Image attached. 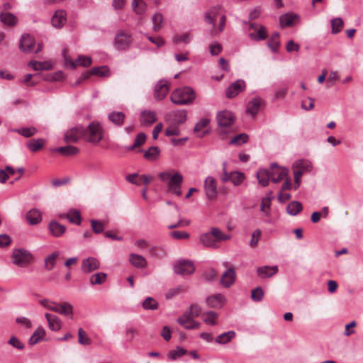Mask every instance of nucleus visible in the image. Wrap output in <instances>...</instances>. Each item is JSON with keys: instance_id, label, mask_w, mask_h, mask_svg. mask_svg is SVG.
Wrapping results in <instances>:
<instances>
[{"instance_id": "052dcab7", "label": "nucleus", "mask_w": 363, "mask_h": 363, "mask_svg": "<svg viewBox=\"0 0 363 363\" xmlns=\"http://www.w3.org/2000/svg\"><path fill=\"white\" fill-rule=\"evenodd\" d=\"M79 342L83 345H89L91 343V339L88 337L86 333L82 329L78 330Z\"/></svg>"}, {"instance_id": "58836bf2", "label": "nucleus", "mask_w": 363, "mask_h": 363, "mask_svg": "<svg viewBox=\"0 0 363 363\" xmlns=\"http://www.w3.org/2000/svg\"><path fill=\"white\" fill-rule=\"evenodd\" d=\"M235 337V333L233 330L223 333L218 335L215 342L218 344H226L230 342Z\"/></svg>"}, {"instance_id": "c9c22d12", "label": "nucleus", "mask_w": 363, "mask_h": 363, "mask_svg": "<svg viewBox=\"0 0 363 363\" xmlns=\"http://www.w3.org/2000/svg\"><path fill=\"white\" fill-rule=\"evenodd\" d=\"M262 101V99L259 97L253 98L248 103L247 113L251 114L252 116H255L259 111Z\"/></svg>"}, {"instance_id": "cd10ccee", "label": "nucleus", "mask_w": 363, "mask_h": 363, "mask_svg": "<svg viewBox=\"0 0 363 363\" xmlns=\"http://www.w3.org/2000/svg\"><path fill=\"white\" fill-rule=\"evenodd\" d=\"M45 317L48 321V327L51 330L58 331L61 329L62 322L57 316L46 313Z\"/></svg>"}, {"instance_id": "6e6552de", "label": "nucleus", "mask_w": 363, "mask_h": 363, "mask_svg": "<svg viewBox=\"0 0 363 363\" xmlns=\"http://www.w3.org/2000/svg\"><path fill=\"white\" fill-rule=\"evenodd\" d=\"M246 84L242 79H238L232 83L225 90L226 97L232 99L245 89Z\"/></svg>"}, {"instance_id": "0e129e2a", "label": "nucleus", "mask_w": 363, "mask_h": 363, "mask_svg": "<svg viewBox=\"0 0 363 363\" xmlns=\"http://www.w3.org/2000/svg\"><path fill=\"white\" fill-rule=\"evenodd\" d=\"M34 70H43L50 69V66L47 62H40L38 61H31L28 64Z\"/></svg>"}, {"instance_id": "2f4dec72", "label": "nucleus", "mask_w": 363, "mask_h": 363, "mask_svg": "<svg viewBox=\"0 0 363 363\" xmlns=\"http://www.w3.org/2000/svg\"><path fill=\"white\" fill-rule=\"evenodd\" d=\"M256 177L259 184L262 186L265 187L269 184V180H271L270 171L267 169H261L257 172Z\"/></svg>"}, {"instance_id": "f3484780", "label": "nucleus", "mask_w": 363, "mask_h": 363, "mask_svg": "<svg viewBox=\"0 0 363 363\" xmlns=\"http://www.w3.org/2000/svg\"><path fill=\"white\" fill-rule=\"evenodd\" d=\"M100 267L99 261L95 257L84 259L82 263V270L84 273H90Z\"/></svg>"}, {"instance_id": "a211bd4d", "label": "nucleus", "mask_w": 363, "mask_h": 363, "mask_svg": "<svg viewBox=\"0 0 363 363\" xmlns=\"http://www.w3.org/2000/svg\"><path fill=\"white\" fill-rule=\"evenodd\" d=\"M35 46L34 38L28 34H23L20 40L19 48L24 52H30Z\"/></svg>"}, {"instance_id": "ea45409f", "label": "nucleus", "mask_w": 363, "mask_h": 363, "mask_svg": "<svg viewBox=\"0 0 363 363\" xmlns=\"http://www.w3.org/2000/svg\"><path fill=\"white\" fill-rule=\"evenodd\" d=\"M174 123L177 125L184 123L186 120V112L185 111H176L169 114Z\"/></svg>"}, {"instance_id": "8fccbe9b", "label": "nucleus", "mask_w": 363, "mask_h": 363, "mask_svg": "<svg viewBox=\"0 0 363 363\" xmlns=\"http://www.w3.org/2000/svg\"><path fill=\"white\" fill-rule=\"evenodd\" d=\"M211 231L217 243L220 241L230 240L231 238L230 235L223 233L220 229L217 228H212Z\"/></svg>"}, {"instance_id": "c03bdc74", "label": "nucleus", "mask_w": 363, "mask_h": 363, "mask_svg": "<svg viewBox=\"0 0 363 363\" xmlns=\"http://www.w3.org/2000/svg\"><path fill=\"white\" fill-rule=\"evenodd\" d=\"M132 7L136 14L143 15L146 11L147 4L144 0H133Z\"/></svg>"}, {"instance_id": "4be33fe9", "label": "nucleus", "mask_w": 363, "mask_h": 363, "mask_svg": "<svg viewBox=\"0 0 363 363\" xmlns=\"http://www.w3.org/2000/svg\"><path fill=\"white\" fill-rule=\"evenodd\" d=\"M66 21V12L63 10H59L54 13L51 22L55 28H61Z\"/></svg>"}, {"instance_id": "3c124183", "label": "nucleus", "mask_w": 363, "mask_h": 363, "mask_svg": "<svg viewBox=\"0 0 363 363\" xmlns=\"http://www.w3.org/2000/svg\"><path fill=\"white\" fill-rule=\"evenodd\" d=\"M107 275L104 272L94 274L90 277V283L92 285H100L106 280Z\"/></svg>"}, {"instance_id": "20e7f679", "label": "nucleus", "mask_w": 363, "mask_h": 363, "mask_svg": "<svg viewBox=\"0 0 363 363\" xmlns=\"http://www.w3.org/2000/svg\"><path fill=\"white\" fill-rule=\"evenodd\" d=\"M33 258L32 254L23 248L14 249L11 255V262L21 268L26 267L31 264Z\"/></svg>"}, {"instance_id": "1a4fd4ad", "label": "nucleus", "mask_w": 363, "mask_h": 363, "mask_svg": "<svg viewBox=\"0 0 363 363\" xmlns=\"http://www.w3.org/2000/svg\"><path fill=\"white\" fill-rule=\"evenodd\" d=\"M204 189L208 199L212 200L218 195L217 182L214 177H207L204 181Z\"/></svg>"}, {"instance_id": "79ce46f5", "label": "nucleus", "mask_w": 363, "mask_h": 363, "mask_svg": "<svg viewBox=\"0 0 363 363\" xmlns=\"http://www.w3.org/2000/svg\"><path fill=\"white\" fill-rule=\"evenodd\" d=\"M45 335V330L42 326H39L33 333L29 339V344L31 345L38 343Z\"/></svg>"}, {"instance_id": "2eb2a0df", "label": "nucleus", "mask_w": 363, "mask_h": 363, "mask_svg": "<svg viewBox=\"0 0 363 363\" xmlns=\"http://www.w3.org/2000/svg\"><path fill=\"white\" fill-rule=\"evenodd\" d=\"M250 28L254 30V32H252L249 34L252 40L259 41L267 38V29L264 26L261 25L251 24L250 26Z\"/></svg>"}, {"instance_id": "774afa93", "label": "nucleus", "mask_w": 363, "mask_h": 363, "mask_svg": "<svg viewBox=\"0 0 363 363\" xmlns=\"http://www.w3.org/2000/svg\"><path fill=\"white\" fill-rule=\"evenodd\" d=\"M210 121L208 118H201L199 120L194 128L195 133H199L205 127L209 124Z\"/></svg>"}, {"instance_id": "dca6fc26", "label": "nucleus", "mask_w": 363, "mask_h": 363, "mask_svg": "<svg viewBox=\"0 0 363 363\" xmlns=\"http://www.w3.org/2000/svg\"><path fill=\"white\" fill-rule=\"evenodd\" d=\"M236 273L233 268L228 269L220 277V284L225 288H230L235 281Z\"/></svg>"}, {"instance_id": "69168bd1", "label": "nucleus", "mask_w": 363, "mask_h": 363, "mask_svg": "<svg viewBox=\"0 0 363 363\" xmlns=\"http://www.w3.org/2000/svg\"><path fill=\"white\" fill-rule=\"evenodd\" d=\"M264 296V291L261 287H257L251 292V298L254 301H260Z\"/></svg>"}, {"instance_id": "aec40b11", "label": "nucleus", "mask_w": 363, "mask_h": 363, "mask_svg": "<svg viewBox=\"0 0 363 363\" xmlns=\"http://www.w3.org/2000/svg\"><path fill=\"white\" fill-rule=\"evenodd\" d=\"M48 230L53 237L59 238L66 232V227L59 222L53 220L49 223Z\"/></svg>"}, {"instance_id": "393cba45", "label": "nucleus", "mask_w": 363, "mask_h": 363, "mask_svg": "<svg viewBox=\"0 0 363 363\" xmlns=\"http://www.w3.org/2000/svg\"><path fill=\"white\" fill-rule=\"evenodd\" d=\"M222 8L220 6H216L211 8L206 13H205V21L206 23L215 27L216 25V18L218 15L220 14Z\"/></svg>"}, {"instance_id": "e433bc0d", "label": "nucleus", "mask_w": 363, "mask_h": 363, "mask_svg": "<svg viewBox=\"0 0 363 363\" xmlns=\"http://www.w3.org/2000/svg\"><path fill=\"white\" fill-rule=\"evenodd\" d=\"M286 210L288 214L295 216L303 210V206L301 202L294 201L288 204Z\"/></svg>"}, {"instance_id": "f8f14e48", "label": "nucleus", "mask_w": 363, "mask_h": 363, "mask_svg": "<svg viewBox=\"0 0 363 363\" xmlns=\"http://www.w3.org/2000/svg\"><path fill=\"white\" fill-rule=\"evenodd\" d=\"M235 121L234 115L228 111H220L217 115L218 125L220 128H227L230 126Z\"/></svg>"}, {"instance_id": "13d9d810", "label": "nucleus", "mask_w": 363, "mask_h": 363, "mask_svg": "<svg viewBox=\"0 0 363 363\" xmlns=\"http://www.w3.org/2000/svg\"><path fill=\"white\" fill-rule=\"evenodd\" d=\"M60 311L58 312L59 314L64 315H70V318H72V314H73V307L72 306L67 302L62 303L60 304Z\"/></svg>"}, {"instance_id": "b1692460", "label": "nucleus", "mask_w": 363, "mask_h": 363, "mask_svg": "<svg viewBox=\"0 0 363 363\" xmlns=\"http://www.w3.org/2000/svg\"><path fill=\"white\" fill-rule=\"evenodd\" d=\"M278 272V267L277 266H262L257 269L258 276L262 279H266L272 277L276 274Z\"/></svg>"}, {"instance_id": "4c0bfd02", "label": "nucleus", "mask_w": 363, "mask_h": 363, "mask_svg": "<svg viewBox=\"0 0 363 363\" xmlns=\"http://www.w3.org/2000/svg\"><path fill=\"white\" fill-rule=\"evenodd\" d=\"M56 152L65 156H73L79 152V149L75 146L67 145L57 148Z\"/></svg>"}, {"instance_id": "a19ab883", "label": "nucleus", "mask_w": 363, "mask_h": 363, "mask_svg": "<svg viewBox=\"0 0 363 363\" xmlns=\"http://www.w3.org/2000/svg\"><path fill=\"white\" fill-rule=\"evenodd\" d=\"M218 314L214 311H208L202 314L203 322L208 325H215L217 324Z\"/></svg>"}, {"instance_id": "a18cd8bd", "label": "nucleus", "mask_w": 363, "mask_h": 363, "mask_svg": "<svg viewBox=\"0 0 363 363\" xmlns=\"http://www.w3.org/2000/svg\"><path fill=\"white\" fill-rule=\"evenodd\" d=\"M91 64V59L89 57L80 55L77 58V60L74 61H70L69 65L72 68H75L77 66L80 65L82 67H89Z\"/></svg>"}, {"instance_id": "680f3d73", "label": "nucleus", "mask_w": 363, "mask_h": 363, "mask_svg": "<svg viewBox=\"0 0 363 363\" xmlns=\"http://www.w3.org/2000/svg\"><path fill=\"white\" fill-rule=\"evenodd\" d=\"M90 223L91 229L95 233L99 234L104 231L105 226L101 221L98 220H91Z\"/></svg>"}, {"instance_id": "4d7b16f0", "label": "nucleus", "mask_w": 363, "mask_h": 363, "mask_svg": "<svg viewBox=\"0 0 363 363\" xmlns=\"http://www.w3.org/2000/svg\"><path fill=\"white\" fill-rule=\"evenodd\" d=\"M248 135L245 133H240L235 136L230 140L229 144L240 146L245 143L248 140Z\"/></svg>"}, {"instance_id": "72a5a7b5", "label": "nucleus", "mask_w": 363, "mask_h": 363, "mask_svg": "<svg viewBox=\"0 0 363 363\" xmlns=\"http://www.w3.org/2000/svg\"><path fill=\"white\" fill-rule=\"evenodd\" d=\"M298 19V16L294 13H285L280 16L279 24L281 28L291 26L296 20Z\"/></svg>"}, {"instance_id": "6ab92c4d", "label": "nucleus", "mask_w": 363, "mask_h": 363, "mask_svg": "<svg viewBox=\"0 0 363 363\" xmlns=\"http://www.w3.org/2000/svg\"><path fill=\"white\" fill-rule=\"evenodd\" d=\"M225 302L226 298L225 296L221 294H216L210 296L206 298L207 304L211 308H221L225 303Z\"/></svg>"}, {"instance_id": "f257e3e1", "label": "nucleus", "mask_w": 363, "mask_h": 363, "mask_svg": "<svg viewBox=\"0 0 363 363\" xmlns=\"http://www.w3.org/2000/svg\"><path fill=\"white\" fill-rule=\"evenodd\" d=\"M158 177L162 182L167 184L168 191L177 196L182 195L181 187L184 179L179 172L174 170L165 171L159 173Z\"/></svg>"}, {"instance_id": "7ed1b4c3", "label": "nucleus", "mask_w": 363, "mask_h": 363, "mask_svg": "<svg viewBox=\"0 0 363 363\" xmlns=\"http://www.w3.org/2000/svg\"><path fill=\"white\" fill-rule=\"evenodd\" d=\"M86 129L85 141L93 145H96L103 139L104 130L102 125L96 121H93L88 125Z\"/></svg>"}, {"instance_id": "09e8293b", "label": "nucleus", "mask_w": 363, "mask_h": 363, "mask_svg": "<svg viewBox=\"0 0 363 363\" xmlns=\"http://www.w3.org/2000/svg\"><path fill=\"white\" fill-rule=\"evenodd\" d=\"M60 256L58 251H55L45 259V265L48 270H52L55 265L57 258Z\"/></svg>"}, {"instance_id": "4468645a", "label": "nucleus", "mask_w": 363, "mask_h": 363, "mask_svg": "<svg viewBox=\"0 0 363 363\" xmlns=\"http://www.w3.org/2000/svg\"><path fill=\"white\" fill-rule=\"evenodd\" d=\"M190 315L184 314L178 318L177 323L188 330L198 329L201 324L198 321H195Z\"/></svg>"}, {"instance_id": "de8ad7c7", "label": "nucleus", "mask_w": 363, "mask_h": 363, "mask_svg": "<svg viewBox=\"0 0 363 363\" xmlns=\"http://www.w3.org/2000/svg\"><path fill=\"white\" fill-rule=\"evenodd\" d=\"M11 131L16 132L26 138H30L35 135L37 129L35 127H25L21 128L12 129Z\"/></svg>"}, {"instance_id": "6e6d98bb", "label": "nucleus", "mask_w": 363, "mask_h": 363, "mask_svg": "<svg viewBox=\"0 0 363 363\" xmlns=\"http://www.w3.org/2000/svg\"><path fill=\"white\" fill-rule=\"evenodd\" d=\"M152 28L154 31L157 32L160 30L163 26V16L160 13H156L152 16Z\"/></svg>"}, {"instance_id": "5fc2aeb1", "label": "nucleus", "mask_w": 363, "mask_h": 363, "mask_svg": "<svg viewBox=\"0 0 363 363\" xmlns=\"http://www.w3.org/2000/svg\"><path fill=\"white\" fill-rule=\"evenodd\" d=\"M332 33L337 34L340 33L344 26L343 21L341 18H335L331 21Z\"/></svg>"}, {"instance_id": "c756f323", "label": "nucleus", "mask_w": 363, "mask_h": 363, "mask_svg": "<svg viewBox=\"0 0 363 363\" xmlns=\"http://www.w3.org/2000/svg\"><path fill=\"white\" fill-rule=\"evenodd\" d=\"M199 240L201 243L207 247L217 248L218 244L211 231L201 235Z\"/></svg>"}, {"instance_id": "37998d69", "label": "nucleus", "mask_w": 363, "mask_h": 363, "mask_svg": "<svg viewBox=\"0 0 363 363\" xmlns=\"http://www.w3.org/2000/svg\"><path fill=\"white\" fill-rule=\"evenodd\" d=\"M45 143L43 138L33 139L28 141L26 144L27 147L32 152H37L41 149Z\"/></svg>"}, {"instance_id": "c85d7f7f", "label": "nucleus", "mask_w": 363, "mask_h": 363, "mask_svg": "<svg viewBox=\"0 0 363 363\" xmlns=\"http://www.w3.org/2000/svg\"><path fill=\"white\" fill-rule=\"evenodd\" d=\"M129 261L133 266L138 269H143L147 266L146 259L140 255L131 253L129 256Z\"/></svg>"}, {"instance_id": "f03ea898", "label": "nucleus", "mask_w": 363, "mask_h": 363, "mask_svg": "<svg viewBox=\"0 0 363 363\" xmlns=\"http://www.w3.org/2000/svg\"><path fill=\"white\" fill-rule=\"evenodd\" d=\"M171 101L177 105L191 104L195 99L194 90L189 86L178 88L173 91L170 96Z\"/></svg>"}, {"instance_id": "0eeeda50", "label": "nucleus", "mask_w": 363, "mask_h": 363, "mask_svg": "<svg viewBox=\"0 0 363 363\" xmlns=\"http://www.w3.org/2000/svg\"><path fill=\"white\" fill-rule=\"evenodd\" d=\"M133 43L132 35L129 32L123 30H118L114 38V47L119 50L128 49Z\"/></svg>"}, {"instance_id": "864d4df0", "label": "nucleus", "mask_w": 363, "mask_h": 363, "mask_svg": "<svg viewBox=\"0 0 363 363\" xmlns=\"http://www.w3.org/2000/svg\"><path fill=\"white\" fill-rule=\"evenodd\" d=\"M279 33H274L267 42L269 48L273 51L277 52L279 47Z\"/></svg>"}, {"instance_id": "7c9ffc66", "label": "nucleus", "mask_w": 363, "mask_h": 363, "mask_svg": "<svg viewBox=\"0 0 363 363\" xmlns=\"http://www.w3.org/2000/svg\"><path fill=\"white\" fill-rule=\"evenodd\" d=\"M313 169L312 163L307 160H299L296 161L293 164V169H296L303 174L310 172Z\"/></svg>"}, {"instance_id": "e2e57ef3", "label": "nucleus", "mask_w": 363, "mask_h": 363, "mask_svg": "<svg viewBox=\"0 0 363 363\" xmlns=\"http://www.w3.org/2000/svg\"><path fill=\"white\" fill-rule=\"evenodd\" d=\"M150 255L155 257H162L165 255L164 250L161 247L154 246L149 250Z\"/></svg>"}, {"instance_id": "412c9836", "label": "nucleus", "mask_w": 363, "mask_h": 363, "mask_svg": "<svg viewBox=\"0 0 363 363\" xmlns=\"http://www.w3.org/2000/svg\"><path fill=\"white\" fill-rule=\"evenodd\" d=\"M59 217L60 218H67L71 223L76 224L77 225H81L82 217L80 212L77 210H70L67 213L60 214Z\"/></svg>"}, {"instance_id": "338daca9", "label": "nucleus", "mask_w": 363, "mask_h": 363, "mask_svg": "<svg viewBox=\"0 0 363 363\" xmlns=\"http://www.w3.org/2000/svg\"><path fill=\"white\" fill-rule=\"evenodd\" d=\"M192 39V35L189 33H185L182 34L181 36H175L173 38V41L175 43H177L179 42L184 43L185 44H188L190 43V41Z\"/></svg>"}, {"instance_id": "bb28decb", "label": "nucleus", "mask_w": 363, "mask_h": 363, "mask_svg": "<svg viewBox=\"0 0 363 363\" xmlns=\"http://www.w3.org/2000/svg\"><path fill=\"white\" fill-rule=\"evenodd\" d=\"M157 121L156 113L152 111H144L140 113V123L149 126Z\"/></svg>"}, {"instance_id": "423d86ee", "label": "nucleus", "mask_w": 363, "mask_h": 363, "mask_svg": "<svg viewBox=\"0 0 363 363\" xmlns=\"http://www.w3.org/2000/svg\"><path fill=\"white\" fill-rule=\"evenodd\" d=\"M85 128L77 125L67 130L64 134V140L67 143H76L81 139L85 140Z\"/></svg>"}, {"instance_id": "473e14b6", "label": "nucleus", "mask_w": 363, "mask_h": 363, "mask_svg": "<svg viewBox=\"0 0 363 363\" xmlns=\"http://www.w3.org/2000/svg\"><path fill=\"white\" fill-rule=\"evenodd\" d=\"M108 120L116 126H122L125 118V114L121 111H112L108 115Z\"/></svg>"}, {"instance_id": "ddd939ff", "label": "nucleus", "mask_w": 363, "mask_h": 363, "mask_svg": "<svg viewBox=\"0 0 363 363\" xmlns=\"http://www.w3.org/2000/svg\"><path fill=\"white\" fill-rule=\"evenodd\" d=\"M169 91V84L165 80L159 81L155 86V98L158 100H162Z\"/></svg>"}, {"instance_id": "bf43d9fd", "label": "nucleus", "mask_w": 363, "mask_h": 363, "mask_svg": "<svg viewBox=\"0 0 363 363\" xmlns=\"http://www.w3.org/2000/svg\"><path fill=\"white\" fill-rule=\"evenodd\" d=\"M143 307L145 310H155L158 308L157 301L152 297H147L143 303Z\"/></svg>"}, {"instance_id": "39448f33", "label": "nucleus", "mask_w": 363, "mask_h": 363, "mask_svg": "<svg viewBox=\"0 0 363 363\" xmlns=\"http://www.w3.org/2000/svg\"><path fill=\"white\" fill-rule=\"evenodd\" d=\"M227 164V162H223L222 164V174L220 179L224 183L230 181L235 186L240 185L245 178L244 173L237 171L228 173Z\"/></svg>"}, {"instance_id": "49530a36", "label": "nucleus", "mask_w": 363, "mask_h": 363, "mask_svg": "<svg viewBox=\"0 0 363 363\" xmlns=\"http://www.w3.org/2000/svg\"><path fill=\"white\" fill-rule=\"evenodd\" d=\"M160 154V150L158 147H150L147 151L145 152L144 157L147 160L154 161L156 160Z\"/></svg>"}, {"instance_id": "5701e85b", "label": "nucleus", "mask_w": 363, "mask_h": 363, "mask_svg": "<svg viewBox=\"0 0 363 363\" xmlns=\"http://www.w3.org/2000/svg\"><path fill=\"white\" fill-rule=\"evenodd\" d=\"M108 69L106 67H94L92 68L89 73H84L82 76L77 79L75 85H78L81 83V82L84 79H88L90 74L92 75H99V76H105L108 74Z\"/></svg>"}, {"instance_id": "603ef678", "label": "nucleus", "mask_w": 363, "mask_h": 363, "mask_svg": "<svg viewBox=\"0 0 363 363\" xmlns=\"http://www.w3.org/2000/svg\"><path fill=\"white\" fill-rule=\"evenodd\" d=\"M186 350L181 347H177L175 350L169 351L167 354L168 359L171 360H175L178 357L184 355L186 353Z\"/></svg>"}, {"instance_id": "9b49d317", "label": "nucleus", "mask_w": 363, "mask_h": 363, "mask_svg": "<svg viewBox=\"0 0 363 363\" xmlns=\"http://www.w3.org/2000/svg\"><path fill=\"white\" fill-rule=\"evenodd\" d=\"M269 170L270 171L271 181L274 183L279 182L288 174L287 169L279 167L276 163L272 164Z\"/></svg>"}, {"instance_id": "9d476101", "label": "nucleus", "mask_w": 363, "mask_h": 363, "mask_svg": "<svg viewBox=\"0 0 363 363\" xmlns=\"http://www.w3.org/2000/svg\"><path fill=\"white\" fill-rule=\"evenodd\" d=\"M195 270L193 263L188 260L179 261L174 266V271L177 274L188 275L192 274Z\"/></svg>"}, {"instance_id": "f704fd0d", "label": "nucleus", "mask_w": 363, "mask_h": 363, "mask_svg": "<svg viewBox=\"0 0 363 363\" xmlns=\"http://www.w3.org/2000/svg\"><path fill=\"white\" fill-rule=\"evenodd\" d=\"M0 21L9 26H14L18 23L16 16L9 12H3L0 13Z\"/></svg>"}, {"instance_id": "a878e982", "label": "nucleus", "mask_w": 363, "mask_h": 363, "mask_svg": "<svg viewBox=\"0 0 363 363\" xmlns=\"http://www.w3.org/2000/svg\"><path fill=\"white\" fill-rule=\"evenodd\" d=\"M26 219L30 225H37L42 221V213L38 209L32 208L27 212Z\"/></svg>"}]
</instances>
